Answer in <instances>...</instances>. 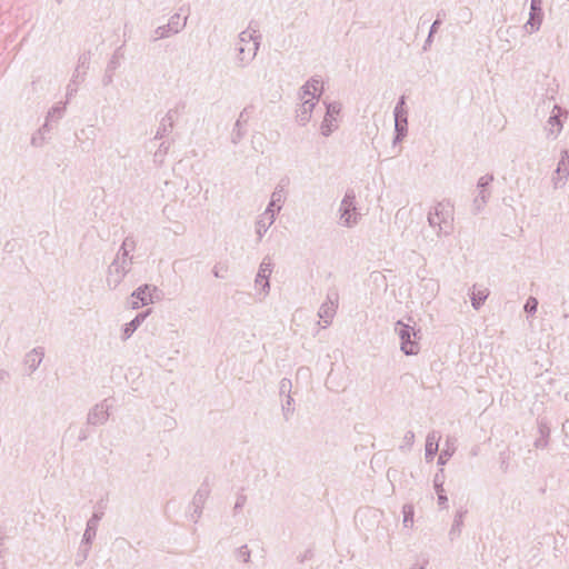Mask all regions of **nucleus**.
Masks as SVG:
<instances>
[{
  "instance_id": "nucleus-1",
  "label": "nucleus",
  "mask_w": 569,
  "mask_h": 569,
  "mask_svg": "<svg viewBox=\"0 0 569 569\" xmlns=\"http://www.w3.org/2000/svg\"><path fill=\"white\" fill-rule=\"evenodd\" d=\"M323 86L319 80H310L308 81L303 88L301 93V99L303 101V109L306 112H310L318 101L319 97L322 93Z\"/></svg>"
},
{
  "instance_id": "nucleus-2",
  "label": "nucleus",
  "mask_w": 569,
  "mask_h": 569,
  "mask_svg": "<svg viewBox=\"0 0 569 569\" xmlns=\"http://www.w3.org/2000/svg\"><path fill=\"white\" fill-rule=\"evenodd\" d=\"M401 338V349L406 355H416L419 351V346L416 341L410 340L411 330L408 326L398 323L397 328Z\"/></svg>"
},
{
  "instance_id": "nucleus-3",
  "label": "nucleus",
  "mask_w": 569,
  "mask_h": 569,
  "mask_svg": "<svg viewBox=\"0 0 569 569\" xmlns=\"http://www.w3.org/2000/svg\"><path fill=\"white\" fill-rule=\"evenodd\" d=\"M341 220L346 226H351L357 222L358 214L353 203V198L347 197L341 203Z\"/></svg>"
},
{
  "instance_id": "nucleus-4",
  "label": "nucleus",
  "mask_w": 569,
  "mask_h": 569,
  "mask_svg": "<svg viewBox=\"0 0 569 569\" xmlns=\"http://www.w3.org/2000/svg\"><path fill=\"white\" fill-rule=\"evenodd\" d=\"M340 111L341 107L339 103H332L328 106L322 126L323 134H329L332 131L333 123L337 121V117L339 116Z\"/></svg>"
},
{
  "instance_id": "nucleus-5",
  "label": "nucleus",
  "mask_w": 569,
  "mask_h": 569,
  "mask_svg": "<svg viewBox=\"0 0 569 569\" xmlns=\"http://www.w3.org/2000/svg\"><path fill=\"white\" fill-rule=\"evenodd\" d=\"M133 307L134 308H139L140 306H144V305H148L149 302H151V298H152V295H151V289L146 286L144 288H139L134 293H133Z\"/></svg>"
},
{
  "instance_id": "nucleus-6",
  "label": "nucleus",
  "mask_w": 569,
  "mask_h": 569,
  "mask_svg": "<svg viewBox=\"0 0 569 569\" xmlns=\"http://www.w3.org/2000/svg\"><path fill=\"white\" fill-rule=\"evenodd\" d=\"M140 325V320L138 318H136L134 320H132L128 327L126 328L124 330V333H126V337H129L136 329L137 327Z\"/></svg>"
},
{
  "instance_id": "nucleus-7",
  "label": "nucleus",
  "mask_w": 569,
  "mask_h": 569,
  "mask_svg": "<svg viewBox=\"0 0 569 569\" xmlns=\"http://www.w3.org/2000/svg\"><path fill=\"white\" fill-rule=\"evenodd\" d=\"M537 305H538L537 300H536L535 298H531V299H529V300L527 301V303H526V306H525V309H526L527 311H529V312H532V311H535V310H536Z\"/></svg>"
},
{
  "instance_id": "nucleus-8",
  "label": "nucleus",
  "mask_w": 569,
  "mask_h": 569,
  "mask_svg": "<svg viewBox=\"0 0 569 569\" xmlns=\"http://www.w3.org/2000/svg\"><path fill=\"white\" fill-rule=\"evenodd\" d=\"M437 447L438 445L433 442L432 439H429L426 446V450L429 455H432L437 450Z\"/></svg>"
},
{
  "instance_id": "nucleus-9",
  "label": "nucleus",
  "mask_w": 569,
  "mask_h": 569,
  "mask_svg": "<svg viewBox=\"0 0 569 569\" xmlns=\"http://www.w3.org/2000/svg\"><path fill=\"white\" fill-rule=\"evenodd\" d=\"M405 513H406V517H408V516H412V513H413L412 508H411V507H409L408 509H406V510H405ZM407 520H408V518H405V521H407Z\"/></svg>"
},
{
  "instance_id": "nucleus-10",
  "label": "nucleus",
  "mask_w": 569,
  "mask_h": 569,
  "mask_svg": "<svg viewBox=\"0 0 569 569\" xmlns=\"http://www.w3.org/2000/svg\"><path fill=\"white\" fill-rule=\"evenodd\" d=\"M257 50V44L256 43H252V48L249 49V51H252L253 53L256 52Z\"/></svg>"
}]
</instances>
